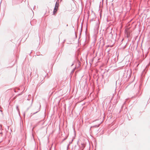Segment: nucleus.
Wrapping results in <instances>:
<instances>
[{"label":"nucleus","instance_id":"1","mask_svg":"<svg viewBox=\"0 0 150 150\" xmlns=\"http://www.w3.org/2000/svg\"><path fill=\"white\" fill-rule=\"evenodd\" d=\"M58 7L59 4L57 2L54 8L53 11V14L54 15H55L58 9Z\"/></svg>","mask_w":150,"mask_h":150},{"label":"nucleus","instance_id":"2","mask_svg":"<svg viewBox=\"0 0 150 150\" xmlns=\"http://www.w3.org/2000/svg\"><path fill=\"white\" fill-rule=\"evenodd\" d=\"M99 124L97 126V127H98V126H99Z\"/></svg>","mask_w":150,"mask_h":150}]
</instances>
